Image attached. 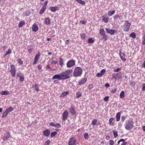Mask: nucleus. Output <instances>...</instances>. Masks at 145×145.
<instances>
[{"mask_svg":"<svg viewBox=\"0 0 145 145\" xmlns=\"http://www.w3.org/2000/svg\"><path fill=\"white\" fill-rule=\"evenodd\" d=\"M82 93L80 92H78L76 94V97L77 98H78L81 96Z\"/></svg>","mask_w":145,"mask_h":145,"instance_id":"obj_35","label":"nucleus"},{"mask_svg":"<svg viewBox=\"0 0 145 145\" xmlns=\"http://www.w3.org/2000/svg\"><path fill=\"white\" fill-rule=\"evenodd\" d=\"M75 65V61L73 59H71L68 61L66 63L67 67L68 68H71Z\"/></svg>","mask_w":145,"mask_h":145,"instance_id":"obj_6","label":"nucleus"},{"mask_svg":"<svg viewBox=\"0 0 145 145\" xmlns=\"http://www.w3.org/2000/svg\"><path fill=\"white\" fill-rule=\"evenodd\" d=\"M106 31L107 33L110 34L111 35H113L115 33H117V30L114 29H110L108 28H106Z\"/></svg>","mask_w":145,"mask_h":145,"instance_id":"obj_10","label":"nucleus"},{"mask_svg":"<svg viewBox=\"0 0 145 145\" xmlns=\"http://www.w3.org/2000/svg\"><path fill=\"white\" fill-rule=\"evenodd\" d=\"M69 145H76V138L72 137L68 140Z\"/></svg>","mask_w":145,"mask_h":145,"instance_id":"obj_9","label":"nucleus"},{"mask_svg":"<svg viewBox=\"0 0 145 145\" xmlns=\"http://www.w3.org/2000/svg\"><path fill=\"white\" fill-rule=\"evenodd\" d=\"M69 111L71 114L74 115L76 113L75 106H71L69 108Z\"/></svg>","mask_w":145,"mask_h":145,"instance_id":"obj_12","label":"nucleus"},{"mask_svg":"<svg viewBox=\"0 0 145 145\" xmlns=\"http://www.w3.org/2000/svg\"><path fill=\"white\" fill-rule=\"evenodd\" d=\"M13 110V108L11 107H10L6 109V110L8 113L12 111Z\"/></svg>","mask_w":145,"mask_h":145,"instance_id":"obj_26","label":"nucleus"},{"mask_svg":"<svg viewBox=\"0 0 145 145\" xmlns=\"http://www.w3.org/2000/svg\"><path fill=\"white\" fill-rule=\"evenodd\" d=\"M88 42L90 43H92L94 42V40L92 39H89L88 40Z\"/></svg>","mask_w":145,"mask_h":145,"instance_id":"obj_45","label":"nucleus"},{"mask_svg":"<svg viewBox=\"0 0 145 145\" xmlns=\"http://www.w3.org/2000/svg\"><path fill=\"white\" fill-rule=\"evenodd\" d=\"M61 127V125L59 123H56L54 127L58 128L60 127Z\"/></svg>","mask_w":145,"mask_h":145,"instance_id":"obj_40","label":"nucleus"},{"mask_svg":"<svg viewBox=\"0 0 145 145\" xmlns=\"http://www.w3.org/2000/svg\"><path fill=\"white\" fill-rule=\"evenodd\" d=\"M0 93L2 95H7L9 94V91H2Z\"/></svg>","mask_w":145,"mask_h":145,"instance_id":"obj_22","label":"nucleus"},{"mask_svg":"<svg viewBox=\"0 0 145 145\" xmlns=\"http://www.w3.org/2000/svg\"><path fill=\"white\" fill-rule=\"evenodd\" d=\"M102 20L105 23H107L108 22L109 20V17L103 15L102 17Z\"/></svg>","mask_w":145,"mask_h":145,"instance_id":"obj_14","label":"nucleus"},{"mask_svg":"<svg viewBox=\"0 0 145 145\" xmlns=\"http://www.w3.org/2000/svg\"><path fill=\"white\" fill-rule=\"evenodd\" d=\"M8 113L5 110L3 113L2 116V118H5L8 114Z\"/></svg>","mask_w":145,"mask_h":145,"instance_id":"obj_29","label":"nucleus"},{"mask_svg":"<svg viewBox=\"0 0 145 145\" xmlns=\"http://www.w3.org/2000/svg\"><path fill=\"white\" fill-rule=\"evenodd\" d=\"M142 39L143 40L142 44L143 45L145 44V35H144L142 37Z\"/></svg>","mask_w":145,"mask_h":145,"instance_id":"obj_51","label":"nucleus"},{"mask_svg":"<svg viewBox=\"0 0 145 145\" xmlns=\"http://www.w3.org/2000/svg\"><path fill=\"white\" fill-rule=\"evenodd\" d=\"M46 69L47 70H48L49 69H52V68H51L50 67V64H48L46 66Z\"/></svg>","mask_w":145,"mask_h":145,"instance_id":"obj_47","label":"nucleus"},{"mask_svg":"<svg viewBox=\"0 0 145 145\" xmlns=\"http://www.w3.org/2000/svg\"><path fill=\"white\" fill-rule=\"evenodd\" d=\"M134 122L132 120H128L125 122L124 127L126 130H129L131 129L134 127Z\"/></svg>","mask_w":145,"mask_h":145,"instance_id":"obj_1","label":"nucleus"},{"mask_svg":"<svg viewBox=\"0 0 145 145\" xmlns=\"http://www.w3.org/2000/svg\"><path fill=\"white\" fill-rule=\"evenodd\" d=\"M87 78H82L81 80L78 82V84L79 85H82L84 84L86 81Z\"/></svg>","mask_w":145,"mask_h":145,"instance_id":"obj_15","label":"nucleus"},{"mask_svg":"<svg viewBox=\"0 0 145 145\" xmlns=\"http://www.w3.org/2000/svg\"><path fill=\"white\" fill-rule=\"evenodd\" d=\"M80 36L81 38L83 39H84L86 37V35L83 33L81 34Z\"/></svg>","mask_w":145,"mask_h":145,"instance_id":"obj_43","label":"nucleus"},{"mask_svg":"<svg viewBox=\"0 0 145 145\" xmlns=\"http://www.w3.org/2000/svg\"><path fill=\"white\" fill-rule=\"evenodd\" d=\"M114 119L113 118H110L109 119V123L110 125H113V123H112V121H113Z\"/></svg>","mask_w":145,"mask_h":145,"instance_id":"obj_28","label":"nucleus"},{"mask_svg":"<svg viewBox=\"0 0 145 145\" xmlns=\"http://www.w3.org/2000/svg\"><path fill=\"white\" fill-rule=\"evenodd\" d=\"M113 134L114 136V137L116 138L118 136V133L117 132H113Z\"/></svg>","mask_w":145,"mask_h":145,"instance_id":"obj_55","label":"nucleus"},{"mask_svg":"<svg viewBox=\"0 0 145 145\" xmlns=\"http://www.w3.org/2000/svg\"><path fill=\"white\" fill-rule=\"evenodd\" d=\"M114 19L115 20L120 19V16L118 15H116L114 17Z\"/></svg>","mask_w":145,"mask_h":145,"instance_id":"obj_42","label":"nucleus"},{"mask_svg":"<svg viewBox=\"0 0 145 145\" xmlns=\"http://www.w3.org/2000/svg\"><path fill=\"white\" fill-rule=\"evenodd\" d=\"M120 58L123 61H125L126 60V59L122 55L120 56Z\"/></svg>","mask_w":145,"mask_h":145,"instance_id":"obj_52","label":"nucleus"},{"mask_svg":"<svg viewBox=\"0 0 145 145\" xmlns=\"http://www.w3.org/2000/svg\"><path fill=\"white\" fill-rule=\"evenodd\" d=\"M11 52L12 51L9 48L8 49V51L6 52L5 54L4 55V57H5L8 54H10L11 53Z\"/></svg>","mask_w":145,"mask_h":145,"instance_id":"obj_27","label":"nucleus"},{"mask_svg":"<svg viewBox=\"0 0 145 145\" xmlns=\"http://www.w3.org/2000/svg\"><path fill=\"white\" fill-rule=\"evenodd\" d=\"M131 25V23H130L128 21H125L124 24L122 26V29L123 31L125 32L129 31Z\"/></svg>","mask_w":145,"mask_h":145,"instance_id":"obj_4","label":"nucleus"},{"mask_svg":"<svg viewBox=\"0 0 145 145\" xmlns=\"http://www.w3.org/2000/svg\"><path fill=\"white\" fill-rule=\"evenodd\" d=\"M82 72V70L80 67H76L74 70L73 76L75 77L80 76Z\"/></svg>","mask_w":145,"mask_h":145,"instance_id":"obj_2","label":"nucleus"},{"mask_svg":"<svg viewBox=\"0 0 145 145\" xmlns=\"http://www.w3.org/2000/svg\"><path fill=\"white\" fill-rule=\"evenodd\" d=\"M50 142V140H48L46 141L44 145H49Z\"/></svg>","mask_w":145,"mask_h":145,"instance_id":"obj_48","label":"nucleus"},{"mask_svg":"<svg viewBox=\"0 0 145 145\" xmlns=\"http://www.w3.org/2000/svg\"><path fill=\"white\" fill-rule=\"evenodd\" d=\"M117 90V88H115L114 89H113L111 91V93H115L116 91Z\"/></svg>","mask_w":145,"mask_h":145,"instance_id":"obj_57","label":"nucleus"},{"mask_svg":"<svg viewBox=\"0 0 145 145\" xmlns=\"http://www.w3.org/2000/svg\"><path fill=\"white\" fill-rule=\"evenodd\" d=\"M32 30L33 31H36V24L35 23L33 25Z\"/></svg>","mask_w":145,"mask_h":145,"instance_id":"obj_25","label":"nucleus"},{"mask_svg":"<svg viewBox=\"0 0 145 145\" xmlns=\"http://www.w3.org/2000/svg\"><path fill=\"white\" fill-rule=\"evenodd\" d=\"M121 68H118L116 69H114V71L115 72H118L121 70Z\"/></svg>","mask_w":145,"mask_h":145,"instance_id":"obj_44","label":"nucleus"},{"mask_svg":"<svg viewBox=\"0 0 145 145\" xmlns=\"http://www.w3.org/2000/svg\"><path fill=\"white\" fill-rule=\"evenodd\" d=\"M89 135L88 133H86L84 134V138L86 140H88V139L89 137H88Z\"/></svg>","mask_w":145,"mask_h":145,"instance_id":"obj_38","label":"nucleus"},{"mask_svg":"<svg viewBox=\"0 0 145 145\" xmlns=\"http://www.w3.org/2000/svg\"><path fill=\"white\" fill-rule=\"evenodd\" d=\"M55 123H54L51 122V123H49V124H50V125H51V126H54V127L55 126Z\"/></svg>","mask_w":145,"mask_h":145,"instance_id":"obj_58","label":"nucleus"},{"mask_svg":"<svg viewBox=\"0 0 145 145\" xmlns=\"http://www.w3.org/2000/svg\"><path fill=\"white\" fill-rule=\"evenodd\" d=\"M100 34L103 37V39H106V36L105 34V32L103 28L99 30Z\"/></svg>","mask_w":145,"mask_h":145,"instance_id":"obj_13","label":"nucleus"},{"mask_svg":"<svg viewBox=\"0 0 145 145\" xmlns=\"http://www.w3.org/2000/svg\"><path fill=\"white\" fill-rule=\"evenodd\" d=\"M52 63H53L54 64H56L57 63V61H54V60L52 59L51 61Z\"/></svg>","mask_w":145,"mask_h":145,"instance_id":"obj_54","label":"nucleus"},{"mask_svg":"<svg viewBox=\"0 0 145 145\" xmlns=\"http://www.w3.org/2000/svg\"><path fill=\"white\" fill-rule=\"evenodd\" d=\"M114 144V142L112 140H110L109 141V144L110 145H113Z\"/></svg>","mask_w":145,"mask_h":145,"instance_id":"obj_50","label":"nucleus"},{"mask_svg":"<svg viewBox=\"0 0 145 145\" xmlns=\"http://www.w3.org/2000/svg\"><path fill=\"white\" fill-rule=\"evenodd\" d=\"M16 76H18V77H20L23 76V75H22V74L21 72V71H19L18 72V73H17Z\"/></svg>","mask_w":145,"mask_h":145,"instance_id":"obj_36","label":"nucleus"},{"mask_svg":"<svg viewBox=\"0 0 145 145\" xmlns=\"http://www.w3.org/2000/svg\"><path fill=\"white\" fill-rule=\"evenodd\" d=\"M57 134V133L56 132L54 131L52 132L50 134V136L51 137H53L54 136Z\"/></svg>","mask_w":145,"mask_h":145,"instance_id":"obj_41","label":"nucleus"},{"mask_svg":"<svg viewBox=\"0 0 145 145\" xmlns=\"http://www.w3.org/2000/svg\"><path fill=\"white\" fill-rule=\"evenodd\" d=\"M50 9L53 12H54L59 10L58 7L55 6L54 7H50Z\"/></svg>","mask_w":145,"mask_h":145,"instance_id":"obj_18","label":"nucleus"},{"mask_svg":"<svg viewBox=\"0 0 145 145\" xmlns=\"http://www.w3.org/2000/svg\"><path fill=\"white\" fill-rule=\"evenodd\" d=\"M44 23L46 25H47L49 24L50 23V20L48 18H47L45 19L44 20Z\"/></svg>","mask_w":145,"mask_h":145,"instance_id":"obj_20","label":"nucleus"},{"mask_svg":"<svg viewBox=\"0 0 145 145\" xmlns=\"http://www.w3.org/2000/svg\"><path fill=\"white\" fill-rule=\"evenodd\" d=\"M122 73L121 72H119L115 74L116 76L115 77V78L117 79L120 78L122 77Z\"/></svg>","mask_w":145,"mask_h":145,"instance_id":"obj_16","label":"nucleus"},{"mask_svg":"<svg viewBox=\"0 0 145 145\" xmlns=\"http://www.w3.org/2000/svg\"><path fill=\"white\" fill-rule=\"evenodd\" d=\"M75 1H77V2L79 3L82 4L84 5L85 4V3L84 1H83L82 0H75Z\"/></svg>","mask_w":145,"mask_h":145,"instance_id":"obj_34","label":"nucleus"},{"mask_svg":"<svg viewBox=\"0 0 145 145\" xmlns=\"http://www.w3.org/2000/svg\"><path fill=\"white\" fill-rule=\"evenodd\" d=\"M105 71H106L104 69H103L101 71H100V73L102 75V76L103 75H104Z\"/></svg>","mask_w":145,"mask_h":145,"instance_id":"obj_49","label":"nucleus"},{"mask_svg":"<svg viewBox=\"0 0 145 145\" xmlns=\"http://www.w3.org/2000/svg\"><path fill=\"white\" fill-rule=\"evenodd\" d=\"M97 120L96 119L93 120L91 124L93 126H94L96 125L97 122Z\"/></svg>","mask_w":145,"mask_h":145,"instance_id":"obj_30","label":"nucleus"},{"mask_svg":"<svg viewBox=\"0 0 145 145\" xmlns=\"http://www.w3.org/2000/svg\"><path fill=\"white\" fill-rule=\"evenodd\" d=\"M109 99V97L108 96H106L105 97L104 99V100L105 101H107Z\"/></svg>","mask_w":145,"mask_h":145,"instance_id":"obj_53","label":"nucleus"},{"mask_svg":"<svg viewBox=\"0 0 145 145\" xmlns=\"http://www.w3.org/2000/svg\"><path fill=\"white\" fill-rule=\"evenodd\" d=\"M52 80L57 79L59 80H64L61 72L54 75L52 78Z\"/></svg>","mask_w":145,"mask_h":145,"instance_id":"obj_5","label":"nucleus"},{"mask_svg":"<svg viewBox=\"0 0 145 145\" xmlns=\"http://www.w3.org/2000/svg\"><path fill=\"white\" fill-rule=\"evenodd\" d=\"M59 64L61 66H62L63 65V60L62 58H59Z\"/></svg>","mask_w":145,"mask_h":145,"instance_id":"obj_32","label":"nucleus"},{"mask_svg":"<svg viewBox=\"0 0 145 145\" xmlns=\"http://www.w3.org/2000/svg\"><path fill=\"white\" fill-rule=\"evenodd\" d=\"M72 72L71 69H67L64 72H61L64 80L70 78V75Z\"/></svg>","mask_w":145,"mask_h":145,"instance_id":"obj_3","label":"nucleus"},{"mask_svg":"<svg viewBox=\"0 0 145 145\" xmlns=\"http://www.w3.org/2000/svg\"><path fill=\"white\" fill-rule=\"evenodd\" d=\"M11 136L10 133L8 132H7L4 133L3 135H2V138L3 139V141H5Z\"/></svg>","mask_w":145,"mask_h":145,"instance_id":"obj_8","label":"nucleus"},{"mask_svg":"<svg viewBox=\"0 0 145 145\" xmlns=\"http://www.w3.org/2000/svg\"><path fill=\"white\" fill-rule=\"evenodd\" d=\"M45 9V8L42 7V8L40 10V14H42L44 12Z\"/></svg>","mask_w":145,"mask_h":145,"instance_id":"obj_37","label":"nucleus"},{"mask_svg":"<svg viewBox=\"0 0 145 145\" xmlns=\"http://www.w3.org/2000/svg\"><path fill=\"white\" fill-rule=\"evenodd\" d=\"M11 69L10 70V72L11 74V75L13 77H15L16 74V69L14 65L11 64L10 65Z\"/></svg>","mask_w":145,"mask_h":145,"instance_id":"obj_7","label":"nucleus"},{"mask_svg":"<svg viewBox=\"0 0 145 145\" xmlns=\"http://www.w3.org/2000/svg\"><path fill=\"white\" fill-rule=\"evenodd\" d=\"M96 76L97 77H102L103 76L100 73H97L96 74Z\"/></svg>","mask_w":145,"mask_h":145,"instance_id":"obj_60","label":"nucleus"},{"mask_svg":"<svg viewBox=\"0 0 145 145\" xmlns=\"http://www.w3.org/2000/svg\"><path fill=\"white\" fill-rule=\"evenodd\" d=\"M125 97V93L124 91H122L120 93V97L121 98H123Z\"/></svg>","mask_w":145,"mask_h":145,"instance_id":"obj_24","label":"nucleus"},{"mask_svg":"<svg viewBox=\"0 0 145 145\" xmlns=\"http://www.w3.org/2000/svg\"><path fill=\"white\" fill-rule=\"evenodd\" d=\"M142 91H145V84H144L143 85L142 88Z\"/></svg>","mask_w":145,"mask_h":145,"instance_id":"obj_62","label":"nucleus"},{"mask_svg":"<svg viewBox=\"0 0 145 145\" xmlns=\"http://www.w3.org/2000/svg\"><path fill=\"white\" fill-rule=\"evenodd\" d=\"M25 21H23L20 22L19 24L18 25V26L19 27H22L23 25L25 24Z\"/></svg>","mask_w":145,"mask_h":145,"instance_id":"obj_23","label":"nucleus"},{"mask_svg":"<svg viewBox=\"0 0 145 145\" xmlns=\"http://www.w3.org/2000/svg\"><path fill=\"white\" fill-rule=\"evenodd\" d=\"M36 63V55L35 56L34 58V61L33 62V64H35Z\"/></svg>","mask_w":145,"mask_h":145,"instance_id":"obj_61","label":"nucleus"},{"mask_svg":"<svg viewBox=\"0 0 145 145\" xmlns=\"http://www.w3.org/2000/svg\"><path fill=\"white\" fill-rule=\"evenodd\" d=\"M68 93L69 92L67 91L63 92L60 95L61 97H64L66 95H67L68 94Z\"/></svg>","mask_w":145,"mask_h":145,"instance_id":"obj_31","label":"nucleus"},{"mask_svg":"<svg viewBox=\"0 0 145 145\" xmlns=\"http://www.w3.org/2000/svg\"><path fill=\"white\" fill-rule=\"evenodd\" d=\"M50 133V131L49 129H47L43 131L44 135L46 137H48Z\"/></svg>","mask_w":145,"mask_h":145,"instance_id":"obj_17","label":"nucleus"},{"mask_svg":"<svg viewBox=\"0 0 145 145\" xmlns=\"http://www.w3.org/2000/svg\"><path fill=\"white\" fill-rule=\"evenodd\" d=\"M17 61L18 63L20 65H22L23 64V62L21 60V59L19 58L17 60Z\"/></svg>","mask_w":145,"mask_h":145,"instance_id":"obj_33","label":"nucleus"},{"mask_svg":"<svg viewBox=\"0 0 145 145\" xmlns=\"http://www.w3.org/2000/svg\"><path fill=\"white\" fill-rule=\"evenodd\" d=\"M121 116V114L120 112H118L117 113L116 115V121H119L120 119Z\"/></svg>","mask_w":145,"mask_h":145,"instance_id":"obj_19","label":"nucleus"},{"mask_svg":"<svg viewBox=\"0 0 145 145\" xmlns=\"http://www.w3.org/2000/svg\"><path fill=\"white\" fill-rule=\"evenodd\" d=\"M115 12V11L114 10H112V11H109L108 12L107 15L109 16H111L114 14Z\"/></svg>","mask_w":145,"mask_h":145,"instance_id":"obj_21","label":"nucleus"},{"mask_svg":"<svg viewBox=\"0 0 145 145\" xmlns=\"http://www.w3.org/2000/svg\"><path fill=\"white\" fill-rule=\"evenodd\" d=\"M30 12H29V10H27L26 11V14H25L26 16H28L30 14Z\"/></svg>","mask_w":145,"mask_h":145,"instance_id":"obj_59","label":"nucleus"},{"mask_svg":"<svg viewBox=\"0 0 145 145\" xmlns=\"http://www.w3.org/2000/svg\"><path fill=\"white\" fill-rule=\"evenodd\" d=\"M69 113L67 111H65L63 113V120L65 121L68 117Z\"/></svg>","mask_w":145,"mask_h":145,"instance_id":"obj_11","label":"nucleus"},{"mask_svg":"<svg viewBox=\"0 0 145 145\" xmlns=\"http://www.w3.org/2000/svg\"><path fill=\"white\" fill-rule=\"evenodd\" d=\"M24 79V75L20 77V81L21 82H23Z\"/></svg>","mask_w":145,"mask_h":145,"instance_id":"obj_46","label":"nucleus"},{"mask_svg":"<svg viewBox=\"0 0 145 145\" xmlns=\"http://www.w3.org/2000/svg\"><path fill=\"white\" fill-rule=\"evenodd\" d=\"M125 117L124 116H121V120L122 121V122H123L124 121V120L125 119Z\"/></svg>","mask_w":145,"mask_h":145,"instance_id":"obj_56","label":"nucleus"},{"mask_svg":"<svg viewBox=\"0 0 145 145\" xmlns=\"http://www.w3.org/2000/svg\"><path fill=\"white\" fill-rule=\"evenodd\" d=\"M130 36L133 38H135L136 37V35L135 33H132L130 34Z\"/></svg>","mask_w":145,"mask_h":145,"instance_id":"obj_39","label":"nucleus"},{"mask_svg":"<svg viewBox=\"0 0 145 145\" xmlns=\"http://www.w3.org/2000/svg\"><path fill=\"white\" fill-rule=\"evenodd\" d=\"M80 22L83 24H85L86 23V22L85 21L81 20L80 21Z\"/></svg>","mask_w":145,"mask_h":145,"instance_id":"obj_63","label":"nucleus"},{"mask_svg":"<svg viewBox=\"0 0 145 145\" xmlns=\"http://www.w3.org/2000/svg\"><path fill=\"white\" fill-rule=\"evenodd\" d=\"M88 88L89 89H90V90L92 88V86L91 85H89L88 86Z\"/></svg>","mask_w":145,"mask_h":145,"instance_id":"obj_64","label":"nucleus"}]
</instances>
